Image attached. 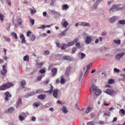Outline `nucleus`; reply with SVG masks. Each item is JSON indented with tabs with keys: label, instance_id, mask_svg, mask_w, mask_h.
<instances>
[{
	"label": "nucleus",
	"instance_id": "1",
	"mask_svg": "<svg viewBox=\"0 0 125 125\" xmlns=\"http://www.w3.org/2000/svg\"><path fill=\"white\" fill-rule=\"evenodd\" d=\"M13 86V84L10 83L2 85L0 86V91L5 90L7 88H9L10 86Z\"/></svg>",
	"mask_w": 125,
	"mask_h": 125
},
{
	"label": "nucleus",
	"instance_id": "2",
	"mask_svg": "<svg viewBox=\"0 0 125 125\" xmlns=\"http://www.w3.org/2000/svg\"><path fill=\"white\" fill-rule=\"evenodd\" d=\"M105 93L111 96H114L117 94V91L112 89H107L104 91Z\"/></svg>",
	"mask_w": 125,
	"mask_h": 125
},
{
	"label": "nucleus",
	"instance_id": "3",
	"mask_svg": "<svg viewBox=\"0 0 125 125\" xmlns=\"http://www.w3.org/2000/svg\"><path fill=\"white\" fill-rule=\"evenodd\" d=\"M84 34L86 36V39L85 41V43L87 44H89L92 41V36H88L87 34L86 33Z\"/></svg>",
	"mask_w": 125,
	"mask_h": 125
},
{
	"label": "nucleus",
	"instance_id": "4",
	"mask_svg": "<svg viewBox=\"0 0 125 125\" xmlns=\"http://www.w3.org/2000/svg\"><path fill=\"white\" fill-rule=\"evenodd\" d=\"M124 54L125 53L124 52L119 53L116 55L115 58L117 60H119L123 57Z\"/></svg>",
	"mask_w": 125,
	"mask_h": 125
},
{
	"label": "nucleus",
	"instance_id": "5",
	"mask_svg": "<svg viewBox=\"0 0 125 125\" xmlns=\"http://www.w3.org/2000/svg\"><path fill=\"white\" fill-rule=\"evenodd\" d=\"M4 94L5 96V101H8V98H9L11 96V94H10V93L8 91H7L6 92H5L4 93Z\"/></svg>",
	"mask_w": 125,
	"mask_h": 125
},
{
	"label": "nucleus",
	"instance_id": "6",
	"mask_svg": "<svg viewBox=\"0 0 125 125\" xmlns=\"http://www.w3.org/2000/svg\"><path fill=\"white\" fill-rule=\"evenodd\" d=\"M21 97H19L18 101H17L16 107L18 108L19 106H21L22 104V102L21 101Z\"/></svg>",
	"mask_w": 125,
	"mask_h": 125
},
{
	"label": "nucleus",
	"instance_id": "7",
	"mask_svg": "<svg viewBox=\"0 0 125 125\" xmlns=\"http://www.w3.org/2000/svg\"><path fill=\"white\" fill-rule=\"evenodd\" d=\"M87 69V67L86 66L85 67H84L83 69V70L81 71V73L80 74V75L79 76V80L80 81L82 77V76L83 73L85 72V70H86Z\"/></svg>",
	"mask_w": 125,
	"mask_h": 125
},
{
	"label": "nucleus",
	"instance_id": "8",
	"mask_svg": "<svg viewBox=\"0 0 125 125\" xmlns=\"http://www.w3.org/2000/svg\"><path fill=\"white\" fill-rule=\"evenodd\" d=\"M57 69L56 68L54 67L51 70V72L52 73V76H55L57 73Z\"/></svg>",
	"mask_w": 125,
	"mask_h": 125
},
{
	"label": "nucleus",
	"instance_id": "9",
	"mask_svg": "<svg viewBox=\"0 0 125 125\" xmlns=\"http://www.w3.org/2000/svg\"><path fill=\"white\" fill-rule=\"evenodd\" d=\"M58 89H55L54 90L53 93V95L55 98H57L58 94Z\"/></svg>",
	"mask_w": 125,
	"mask_h": 125
},
{
	"label": "nucleus",
	"instance_id": "10",
	"mask_svg": "<svg viewBox=\"0 0 125 125\" xmlns=\"http://www.w3.org/2000/svg\"><path fill=\"white\" fill-rule=\"evenodd\" d=\"M36 93L34 92H31L29 94H28L24 96V97L26 98H27L30 97L34 95Z\"/></svg>",
	"mask_w": 125,
	"mask_h": 125
},
{
	"label": "nucleus",
	"instance_id": "11",
	"mask_svg": "<svg viewBox=\"0 0 125 125\" xmlns=\"http://www.w3.org/2000/svg\"><path fill=\"white\" fill-rule=\"evenodd\" d=\"M80 25L83 26H90V24L88 23L85 22H80Z\"/></svg>",
	"mask_w": 125,
	"mask_h": 125
},
{
	"label": "nucleus",
	"instance_id": "12",
	"mask_svg": "<svg viewBox=\"0 0 125 125\" xmlns=\"http://www.w3.org/2000/svg\"><path fill=\"white\" fill-rule=\"evenodd\" d=\"M15 110V109L14 107H10L7 111V112L9 114L12 113L13 111Z\"/></svg>",
	"mask_w": 125,
	"mask_h": 125
},
{
	"label": "nucleus",
	"instance_id": "13",
	"mask_svg": "<svg viewBox=\"0 0 125 125\" xmlns=\"http://www.w3.org/2000/svg\"><path fill=\"white\" fill-rule=\"evenodd\" d=\"M3 70L1 71V74L3 75H4L7 72L6 69L5 68V66L3 65L2 66Z\"/></svg>",
	"mask_w": 125,
	"mask_h": 125
},
{
	"label": "nucleus",
	"instance_id": "14",
	"mask_svg": "<svg viewBox=\"0 0 125 125\" xmlns=\"http://www.w3.org/2000/svg\"><path fill=\"white\" fill-rule=\"evenodd\" d=\"M92 64V63H89L88 65H87L86 66L87 68V69L86 71H85V73L84 74V76L85 77L87 75L86 73H87L89 71V69L90 68Z\"/></svg>",
	"mask_w": 125,
	"mask_h": 125
},
{
	"label": "nucleus",
	"instance_id": "15",
	"mask_svg": "<svg viewBox=\"0 0 125 125\" xmlns=\"http://www.w3.org/2000/svg\"><path fill=\"white\" fill-rule=\"evenodd\" d=\"M92 64V63H89L88 65H87L86 66L87 68V69L86 71H85V73L84 74V76L85 77L87 75L86 73H87L89 71V69L90 68Z\"/></svg>",
	"mask_w": 125,
	"mask_h": 125
},
{
	"label": "nucleus",
	"instance_id": "16",
	"mask_svg": "<svg viewBox=\"0 0 125 125\" xmlns=\"http://www.w3.org/2000/svg\"><path fill=\"white\" fill-rule=\"evenodd\" d=\"M38 97L39 99L43 100L45 98V95L44 94H41L38 95Z\"/></svg>",
	"mask_w": 125,
	"mask_h": 125
},
{
	"label": "nucleus",
	"instance_id": "17",
	"mask_svg": "<svg viewBox=\"0 0 125 125\" xmlns=\"http://www.w3.org/2000/svg\"><path fill=\"white\" fill-rule=\"evenodd\" d=\"M116 7L117 5H113L110 9V12L111 13L113 12L114 11L115 9H116V10H117V9H116Z\"/></svg>",
	"mask_w": 125,
	"mask_h": 125
},
{
	"label": "nucleus",
	"instance_id": "18",
	"mask_svg": "<svg viewBox=\"0 0 125 125\" xmlns=\"http://www.w3.org/2000/svg\"><path fill=\"white\" fill-rule=\"evenodd\" d=\"M62 110L64 113L65 114L67 113L68 112L67 109L66 107L65 106H62Z\"/></svg>",
	"mask_w": 125,
	"mask_h": 125
},
{
	"label": "nucleus",
	"instance_id": "19",
	"mask_svg": "<svg viewBox=\"0 0 125 125\" xmlns=\"http://www.w3.org/2000/svg\"><path fill=\"white\" fill-rule=\"evenodd\" d=\"M20 37L21 39V43H26V41L25 40V38L23 35V34H21L20 35Z\"/></svg>",
	"mask_w": 125,
	"mask_h": 125
},
{
	"label": "nucleus",
	"instance_id": "20",
	"mask_svg": "<svg viewBox=\"0 0 125 125\" xmlns=\"http://www.w3.org/2000/svg\"><path fill=\"white\" fill-rule=\"evenodd\" d=\"M71 67L70 66H68L67 68L65 73V74L66 75H69V73L71 69Z\"/></svg>",
	"mask_w": 125,
	"mask_h": 125
},
{
	"label": "nucleus",
	"instance_id": "21",
	"mask_svg": "<svg viewBox=\"0 0 125 125\" xmlns=\"http://www.w3.org/2000/svg\"><path fill=\"white\" fill-rule=\"evenodd\" d=\"M95 92V94L96 95H100L101 93V91L99 89H97L95 91H94Z\"/></svg>",
	"mask_w": 125,
	"mask_h": 125
},
{
	"label": "nucleus",
	"instance_id": "22",
	"mask_svg": "<svg viewBox=\"0 0 125 125\" xmlns=\"http://www.w3.org/2000/svg\"><path fill=\"white\" fill-rule=\"evenodd\" d=\"M117 19V18L116 17L114 16L110 19V22H114L115 21H116Z\"/></svg>",
	"mask_w": 125,
	"mask_h": 125
},
{
	"label": "nucleus",
	"instance_id": "23",
	"mask_svg": "<svg viewBox=\"0 0 125 125\" xmlns=\"http://www.w3.org/2000/svg\"><path fill=\"white\" fill-rule=\"evenodd\" d=\"M44 74H42L41 75L38 76L37 78V81H41L42 78L44 76Z\"/></svg>",
	"mask_w": 125,
	"mask_h": 125
},
{
	"label": "nucleus",
	"instance_id": "24",
	"mask_svg": "<svg viewBox=\"0 0 125 125\" xmlns=\"http://www.w3.org/2000/svg\"><path fill=\"white\" fill-rule=\"evenodd\" d=\"M53 25L52 24L47 25H46V26H45L44 25H42V26L40 27H38V29H42L43 28L44 29L45 28V27H50L52 25Z\"/></svg>",
	"mask_w": 125,
	"mask_h": 125
},
{
	"label": "nucleus",
	"instance_id": "25",
	"mask_svg": "<svg viewBox=\"0 0 125 125\" xmlns=\"http://www.w3.org/2000/svg\"><path fill=\"white\" fill-rule=\"evenodd\" d=\"M63 58L64 60L69 61H70L71 59V58L69 56H64L63 57Z\"/></svg>",
	"mask_w": 125,
	"mask_h": 125
},
{
	"label": "nucleus",
	"instance_id": "26",
	"mask_svg": "<svg viewBox=\"0 0 125 125\" xmlns=\"http://www.w3.org/2000/svg\"><path fill=\"white\" fill-rule=\"evenodd\" d=\"M66 35L65 33L63 31H62L61 33L58 35V36L59 38H61L62 37L65 36Z\"/></svg>",
	"mask_w": 125,
	"mask_h": 125
},
{
	"label": "nucleus",
	"instance_id": "27",
	"mask_svg": "<svg viewBox=\"0 0 125 125\" xmlns=\"http://www.w3.org/2000/svg\"><path fill=\"white\" fill-rule=\"evenodd\" d=\"M69 8V6L67 4H64L62 6V10H66Z\"/></svg>",
	"mask_w": 125,
	"mask_h": 125
},
{
	"label": "nucleus",
	"instance_id": "28",
	"mask_svg": "<svg viewBox=\"0 0 125 125\" xmlns=\"http://www.w3.org/2000/svg\"><path fill=\"white\" fill-rule=\"evenodd\" d=\"M11 35L15 39H17L18 37L17 36V34L15 32H11Z\"/></svg>",
	"mask_w": 125,
	"mask_h": 125
},
{
	"label": "nucleus",
	"instance_id": "29",
	"mask_svg": "<svg viewBox=\"0 0 125 125\" xmlns=\"http://www.w3.org/2000/svg\"><path fill=\"white\" fill-rule=\"evenodd\" d=\"M92 108L90 106V107H88L87 108L86 110V113H89L91 111L92 109Z\"/></svg>",
	"mask_w": 125,
	"mask_h": 125
},
{
	"label": "nucleus",
	"instance_id": "30",
	"mask_svg": "<svg viewBox=\"0 0 125 125\" xmlns=\"http://www.w3.org/2000/svg\"><path fill=\"white\" fill-rule=\"evenodd\" d=\"M3 37L6 42H10L11 39L10 38H8L7 37L5 36H3Z\"/></svg>",
	"mask_w": 125,
	"mask_h": 125
},
{
	"label": "nucleus",
	"instance_id": "31",
	"mask_svg": "<svg viewBox=\"0 0 125 125\" xmlns=\"http://www.w3.org/2000/svg\"><path fill=\"white\" fill-rule=\"evenodd\" d=\"M43 54L45 55H47L50 53V52L48 50H46L43 52Z\"/></svg>",
	"mask_w": 125,
	"mask_h": 125
},
{
	"label": "nucleus",
	"instance_id": "32",
	"mask_svg": "<svg viewBox=\"0 0 125 125\" xmlns=\"http://www.w3.org/2000/svg\"><path fill=\"white\" fill-rule=\"evenodd\" d=\"M97 89V87L95 85L93 84H92L91 86V89L93 91H95Z\"/></svg>",
	"mask_w": 125,
	"mask_h": 125
},
{
	"label": "nucleus",
	"instance_id": "33",
	"mask_svg": "<svg viewBox=\"0 0 125 125\" xmlns=\"http://www.w3.org/2000/svg\"><path fill=\"white\" fill-rule=\"evenodd\" d=\"M113 42L117 44H120L121 43V41L119 40H114Z\"/></svg>",
	"mask_w": 125,
	"mask_h": 125
},
{
	"label": "nucleus",
	"instance_id": "34",
	"mask_svg": "<svg viewBox=\"0 0 125 125\" xmlns=\"http://www.w3.org/2000/svg\"><path fill=\"white\" fill-rule=\"evenodd\" d=\"M21 84L22 87L24 88L25 87L24 85L26 84L25 81L24 80L22 81L21 82Z\"/></svg>",
	"mask_w": 125,
	"mask_h": 125
},
{
	"label": "nucleus",
	"instance_id": "35",
	"mask_svg": "<svg viewBox=\"0 0 125 125\" xmlns=\"http://www.w3.org/2000/svg\"><path fill=\"white\" fill-rule=\"evenodd\" d=\"M31 11V13H35L36 12V10H35L34 8L32 9L31 8H30L29 9Z\"/></svg>",
	"mask_w": 125,
	"mask_h": 125
},
{
	"label": "nucleus",
	"instance_id": "36",
	"mask_svg": "<svg viewBox=\"0 0 125 125\" xmlns=\"http://www.w3.org/2000/svg\"><path fill=\"white\" fill-rule=\"evenodd\" d=\"M110 112L109 111H106L104 112V115L106 116L109 117H110Z\"/></svg>",
	"mask_w": 125,
	"mask_h": 125
},
{
	"label": "nucleus",
	"instance_id": "37",
	"mask_svg": "<svg viewBox=\"0 0 125 125\" xmlns=\"http://www.w3.org/2000/svg\"><path fill=\"white\" fill-rule=\"evenodd\" d=\"M43 90L42 89H38L36 91V93H43Z\"/></svg>",
	"mask_w": 125,
	"mask_h": 125
},
{
	"label": "nucleus",
	"instance_id": "38",
	"mask_svg": "<svg viewBox=\"0 0 125 125\" xmlns=\"http://www.w3.org/2000/svg\"><path fill=\"white\" fill-rule=\"evenodd\" d=\"M23 59L24 61H28L29 60V56L28 55H26L23 57Z\"/></svg>",
	"mask_w": 125,
	"mask_h": 125
},
{
	"label": "nucleus",
	"instance_id": "39",
	"mask_svg": "<svg viewBox=\"0 0 125 125\" xmlns=\"http://www.w3.org/2000/svg\"><path fill=\"white\" fill-rule=\"evenodd\" d=\"M68 25L69 23L66 21H65L63 22V26L65 28H66L67 26Z\"/></svg>",
	"mask_w": 125,
	"mask_h": 125
},
{
	"label": "nucleus",
	"instance_id": "40",
	"mask_svg": "<svg viewBox=\"0 0 125 125\" xmlns=\"http://www.w3.org/2000/svg\"><path fill=\"white\" fill-rule=\"evenodd\" d=\"M35 35L34 34H32L30 37L31 40L33 41L35 40Z\"/></svg>",
	"mask_w": 125,
	"mask_h": 125
},
{
	"label": "nucleus",
	"instance_id": "41",
	"mask_svg": "<svg viewBox=\"0 0 125 125\" xmlns=\"http://www.w3.org/2000/svg\"><path fill=\"white\" fill-rule=\"evenodd\" d=\"M4 15L1 13H0V19L1 21L2 22L3 20Z\"/></svg>",
	"mask_w": 125,
	"mask_h": 125
},
{
	"label": "nucleus",
	"instance_id": "42",
	"mask_svg": "<svg viewBox=\"0 0 125 125\" xmlns=\"http://www.w3.org/2000/svg\"><path fill=\"white\" fill-rule=\"evenodd\" d=\"M119 23L121 24H125V20H120L119 21Z\"/></svg>",
	"mask_w": 125,
	"mask_h": 125
},
{
	"label": "nucleus",
	"instance_id": "43",
	"mask_svg": "<svg viewBox=\"0 0 125 125\" xmlns=\"http://www.w3.org/2000/svg\"><path fill=\"white\" fill-rule=\"evenodd\" d=\"M114 82V80L112 79H110L109 80L108 83L109 84H111L113 83Z\"/></svg>",
	"mask_w": 125,
	"mask_h": 125
},
{
	"label": "nucleus",
	"instance_id": "44",
	"mask_svg": "<svg viewBox=\"0 0 125 125\" xmlns=\"http://www.w3.org/2000/svg\"><path fill=\"white\" fill-rule=\"evenodd\" d=\"M18 25L20 26H21L22 24V22L21 20L20 19H19L18 21Z\"/></svg>",
	"mask_w": 125,
	"mask_h": 125
},
{
	"label": "nucleus",
	"instance_id": "45",
	"mask_svg": "<svg viewBox=\"0 0 125 125\" xmlns=\"http://www.w3.org/2000/svg\"><path fill=\"white\" fill-rule=\"evenodd\" d=\"M19 119L20 121H22L24 119V118L21 115H20L19 116Z\"/></svg>",
	"mask_w": 125,
	"mask_h": 125
},
{
	"label": "nucleus",
	"instance_id": "46",
	"mask_svg": "<svg viewBox=\"0 0 125 125\" xmlns=\"http://www.w3.org/2000/svg\"><path fill=\"white\" fill-rule=\"evenodd\" d=\"M81 58L82 59L85 57V54L82 52L81 53Z\"/></svg>",
	"mask_w": 125,
	"mask_h": 125
},
{
	"label": "nucleus",
	"instance_id": "47",
	"mask_svg": "<svg viewBox=\"0 0 125 125\" xmlns=\"http://www.w3.org/2000/svg\"><path fill=\"white\" fill-rule=\"evenodd\" d=\"M98 4L95 2L93 5V8L94 9H96L97 7Z\"/></svg>",
	"mask_w": 125,
	"mask_h": 125
},
{
	"label": "nucleus",
	"instance_id": "48",
	"mask_svg": "<svg viewBox=\"0 0 125 125\" xmlns=\"http://www.w3.org/2000/svg\"><path fill=\"white\" fill-rule=\"evenodd\" d=\"M94 123L93 122H90L87 123V125H94Z\"/></svg>",
	"mask_w": 125,
	"mask_h": 125
},
{
	"label": "nucleus",
	"instance_id": "49",
	"mask_svg": "<svg viewBox=\"0 0 125 125\" xmlns=\"http://www.w3.org/2000/svg\"><path fill=\"white\" fill-rule=\"evenodd\" d=\"M40 104H38V103H34L33 104V105L34 106L36 107H38L40 105Z\"/></svg>",
	"mask_w": 125,
	"mask_h": 125
},
{
	"label": "nucleus",
	"instance_id": "50",
	"mask_svg": "<svg viewBox=\"0 0 125 125\" xmlns=\"http://www.w3.org/2000/svg\"><path fill=\"white\" fill-rule=\"evenodd\" d=\"M53 13L55 14L56 15L58 16H60V14L59 12L55 11H52Z\"/></svg>",
	"mask_w": 125,
	"mask_h": 125
},
{
	"label": "nucleus",
	"instance_id": "51",
	"mask_svg": "<svg viewBox=\"0 0 125 125\" xmlns=\"http://www.w3.org/2000/svg\"><path fill=\"white\" fill-rule=\"evenodd\" d=\"M78 38H76L73 41V42L74 44L75 43H76L78 41Z\"/></svg>",
	"mask_w": 125,
	"mask_h": 125
},
{
	"label": "nucleus",
	"instance_id": "52",
	"mask_svg": "<svg viewBox=\"0 0 125 125\" xmlns=\"http://www.w3.org/2000/svg\"><path fill=\"white\" fill-rule=\"evenodd\" d=\"M77 48L75 47H73L72 49V52L73 53L75 52Z\"/></svg>",
	"mask_w": 125,
	"mask_h": 125
},
{
	"label": "nucleus",
	"instance_id": "53",
	"mask_svg": "<svg viewBox=\"0 0 125 125\" xmlns=\"http://www.w3.org/2000/svg\"><path fill=\"white\" fill-rule=\"evenodd\" d=\"M65 44L64 43L63 44V45L61 47V48L62 50H64L66 48L65 46Z\"/></svg>",
	"mask_w": 125,
	"mask_h": 125
},
{
	"label": "nucleus",
	"instance_id": "54",
	"mask_svg": "<svg viewBox=\"0 0 125 125\" xmlns=\"http://www.w3.org/2000/svg\"><path fill=\"white\" fill-rule=\"evenodd\" d=\"M103 1V0H97L95 2L98 5Z\"/></svg>",
	"mask_w": 125,
	"mask_h": 125
},
{
	"label": "nucleus",
	"instance_id": "55",
	"mask_svg": "<svg viewBox=\"0 0 125 125\" xmlns=\"http://www.w3.org/2000/svg\"><path fill=\"white\" fill-rule=\"evenodd\" d=\"M10 24L9 23L8 24L6 28V29L7 31L9 30V29L10 27Z\"/></svg>",
	"mask_w": 125,
	"mask_h": 125
},
{
	"label": "nucleus",
	"instance_id": "56",
	"mask_svg": "<svg viewBox=\"0 0 125 125\" xmlns=\"http://www.w3.org/2000/svg\"><path fill=\"white\" fill-rule=\"evenodd\" d=\"M30 21L32 25H33L34 24V19L30 18Z\"/></svg>",
	"mask_w": 125,
	"mask_h": 125
},
{
	"label": "nucleus",
	"instance_id": "57",
	"mask_svg": "<svg viewBox=\"0 0 125 125\" xmlns=\"http://www.w3.org/2000/svg\"><path fill=\"white\" fill-rule=\"evenodd\" d=\"M40 73H42L45 72V70L44 69H41L39 71Z\"/></svg>",
	"mask_w": 125,
	"mask_h": 125
},
{
	"label": "nucleus",
	"instance_id": "58",
	"mask_svg": "<svg viewBox=\"0 0 125 125\" xmlns=\"http://www.w3.org/2000/svg\"><path fill=\"white\" fill-rule=\"evenodd\" d=\"M80 43L79 42H77L75 44V46L79 48H80Z\"/></svg>",
	"mask_w": 125,
	"mask_h": 125
},
{
	"label": "nucleus",
	"instance_id": "59",
	"mask_svg": "<svg viewBox=\"0 0 125 125\" xmlns=\"http://www.w3.org/2000/svg\"><path fill=\"white\" fill-rule=\"evenodd\" d=\"M65 81V79L63 78H62L60 81L61 83L63 84L64 82Z\"/></svg>",
	"mask_w": 125,
	"mask_h": 125
},
{
	"label": "nucleus",
	"instance_id": "60",
	"mask_svg": "<svg viewBox=\"0 0 125 125\" xmlns=\"http://www.w3.org/2000/svg\"><path fill=\"white\" fill-rule=\"evenodd\" d=\"M120 112L121 113L123 114H124L125 113V111L124 109H122L120 110Z\"/></svg>",
	"mask_w": 125,
	"mask_h": 125
},
{
	"label": "nucleus",
	"instance_id": "61",
	"mask_svg": "<svg viewBox=\"0 0 125 125\" xmlns=\"http://www.w3.org/2000/svg\"><path fill=\"white\" fill-rule=\"evenodd\" d=\"M114 71L115 72H119L120 71V70L117 68H115L114 69Z\"/></svg>",
	"mask_w": 125,
	"mask_h": 125
},
{
	"label": "nucleus",
	"instance_id": "62",
	"mask_svg": "<svg viewBox=\"0 0 125 125\" xmlns=\"http://www.w3.org/2000/svg\"><path fill=\"white\" fill-rule=\"evenodd\" d=\"M31 33V32L30 31H29L27 32V36L29 37L30 36V34Z\"/></svg>",
	"mask_w": 125,
	"mask_h": 125
},
{
	"label": "nucleus",
	"instance_id": "63",
	"mask_svg": "<svg viewBox=\"0 0 125 125\" xmlns=\"http://www.w3.org/2000/svg\"><path fill=\"white\" fill-rule=\"evenodd\" d=\"M68 43L70 46H73L74 45V44L73 43V42H69Z\"/></svg>",
	"mask_w": 125,
	"mask_h": 125
},
{
	"label": "nucleus",
	"instance_id": "64",
	"mask_svg": "<svg viewBox=\"0 0 125 125\" xmlns=\"http://www.w3.org/2000/svg\"><path fill=\"white\" fill-rule=\"evenodd\" d=\"M52 91L51 90L47 91H46V93H49V94H51L52 93Z\"/></svg>",
	"mask_w": 125,
	"mask_h": 125
}]
</instances>
